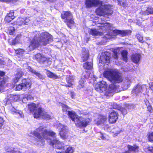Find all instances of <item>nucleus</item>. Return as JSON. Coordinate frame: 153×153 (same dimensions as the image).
<instances>
[{
	"label": "nucleus",
	"instance_id": "nucleus-1",
	"mask_svg": "<svg viewBox=\"0 0 153 153\" xmlns=\"http://www.w3.org/2000/svg\"><path fill=\"white\" fill-rule=\"evenodd\" d=\"M33 135L36 137L39 140L44 143V139L47 140H51L49 144L53 147H56L59 149H62L63 147V143L60 142L58 140L53 139L51 140V139L48 138V136L55 137L56 133L52 131H49L47 129L44 128L42 126H40L37 128L36 130L34 131L33 133Z\"/></svg>",
	"mask_w": 153,
	"mask_h": 153
},
{
	"label": "nucleus",
	"instance_id": "nucleus-2",
	"mask_svg": "<svg viewBox=\"0 0 153 153\" xmlns=\"http://www.w3.org/2000/svg\"><path fill=\"white\" fill-rule=\"evenodd\" d=\"M108 84L106 82L102 80L96 84L95 86V90L100 93H104V95L107 96H110L113 95V93L117 88V86L114 84H111L109 85L107 89Z\"/></svg>",
	"mask_w": 153,
	"mask_h": 153
},
{
	"label": "nucleus",
	"instance_id": "nucleus-3",
	"mask_svg": "<svg viewBox=\"0 0 153 153\" xmlns=\"http://www.w3.org/2000/svg\"><path fill=\"white\" fill-rule=\"evenodd\" d=\"M103 75L104 77L107 79L112 83H120L123 81L121 73L117 71L111 70L105 71L104 72Z\"/></svg>",
	"mask_w": 153,
	"mask_h": 153
},
{
	"label": "nucleus",
	"instance_id": "nucleus-4",
	"mask_svg": "<svg viewBox=\"0 0 153 153\" xmlns=\"http://www.w3.org/2000/svg\"><path fill=\"white\" fill-rule=\"evenodd\" d=\"M61 18L64 20L67 26L71 29L72 27L75 24L74 19L73 18V15L70 11H63L61 14Z\"/></svg>",
	"mask_w": 153,
	"mask_h": 153
},
{
	"label": "nucleus",
	"instance_id": "nucleus-5",
	"mask_svg": "<svg viewBox=\"0 0 153 153\" xmlns=\"http://www.w3.org/2000/svg\"><path fill=\"white\" fill-rule=\"evenodd\" d=\"M37 38L40 46H46L53 40L52 36L46 32H42Z\"/></svg>",
	"mask_w": 153,
	"mask_h": 153
},
{
	"label": "nucleus",
	"instance_id": "nucleus-6",
	"mask_svg": "<svg viewBox=\"0 0 153 153\" xmlns=\"http://www.w3.org/2000/svg\"><path fill=\"white\" fill-rule=\"evenodd\" d=\"M98 7L96 9L95 13L96 14L99 16H105V15L109 16L111 15L110 13L111 10L109 8V6L107 4H104L102 7L101 6Z\"/></svg>",
	"mask_w": 153,
	"mask_h": 153
},
{
	"label": "nucleus",
	"instance_id": "nucleus-7",
	"mask_svg": "<svg viewBox=\"0 0 153 153\" xmlns=\"http://www.w3.org/2000/svg\"><path fill=\"white\" fill-rule=\"evenodd\" d=\"M83 117L81 116L77 115L76 116V119L74 122L77 127L79 128H85L89 124L91 121L89 119H85L83 120Z\"/></svg>",
	"mask_w": 153,
	"mask_h": 153
},
{
	"label": "nucleus",
	"instance_id": "nucleus-8",
	"mask_svg": "<svg viewBox=\"0 0 153 153\" xmlns=\"http://www.w3.org/2000/svg\"><path fill=\"white\" fill-rule=\"evenodd\" d=\"M27 43V48L30 51L36 50L40 46L36 35L34 36L33 37L29 38L28 39Z\"/></svg>",
	"mask_w": 153,
	"mask_h": 153
},
{
	"label": "nucleus",
	"instance_id": "nucleus-9",
	"mask_svg": "<svg viewBox=\"0 0 153 153\" xmlns=\"http://www.w3.org/2000/svg\"><path fill=\"white\" fill-rule=\"evenodd\" d=\"M31 84L30 81L25 79L24 80L22 83L15 85V90L16 91L29 90L31 88Z\"/></svg>",
	"mask_w": 153,
	"mask_h": 153
},
{
	"label": "nucleus",
	"instance_id": "nucleus-10",
	"mask_svg": "<svg viewBox=\"0 0 153 153\" xmlns=\"http://www.w3.org/2000/svg\"><path fill=\"white\" fill-rule=\"evenodd\" d=\"M111 57L110 53L107 51L102 52L99 58V63L103 65H108L110 62Z\"/></svg>",
	"mask_w": 153,
	"mask_h": 153
},
{
	"label": "nucleus",
	"instance_id": "nucleus-11",
	"mask_svg": "<svg viewBox=\"0 0 153 153\" xmlns=\"http://www.w3.org/2000/svg\"><path fill=\"white\" fill-rule=\"evenodd\" d=\"M84 3L86 8H90L98 6H102L103 1L100 0H85Z\"/></svg>",
	"mask_w": 153,
	"mask_h": 153
},
{
	"label": "nucleus",
	"instance_id": "nucleus-12",
	"mask_svg": "<svg viewBox=\"0 0 153 153\" xmlns=\"http://www.w3.org/2000/svg\"><path fill=\"white\" fill-rule=\"evenodd\" d=\"M33 115L34 117L36 119H38L42 117L43 119L49 120L51 117L49 114L43 113V109L41 107L38 108L37 111L33 114Z\"/></svg>",
	"mask_w": 153,
	"mask_h": 153
},
{
	"label": "nucleus",
	"instance_id": "nucleus-13",
	"mask_svg": "<svg viewBox=\"0 0 153 153\" xmlns=\"http://www.w3.org/2000/svg\"><path fill=\"white\" fill-rule=\"evenodd\" d=\"M18 100V96L11 94L8 95L3 100V102L4 105H6L9 104H11V103L16 102Z\"/></svg>",
	"mask_w": 153,
	"mask_h": 153
},
{
	"label": "nucleus",
	"instance_id": "nucleus-14",
	"mask_svg": "<svg viewBox=\"0 0 153 153\" xmlns=\"http://www.w3.org/2000/svg\"><path fill=\"white\" fill-rule=\"evenodd\" d=\"M33 59L40 64H44L47 60V58L43 53H37L33 57Z\"/></svg>",
	"mask_w": 153,
	"mask_h": 153
},
{
	"label": "nucleus",
	"instance_id": "nucleus-15",
	"mask_svg": "<svg viewBox=\"0 0 153 153\" xmlns=\"http://www.w3.org/2000/svg\"><path fill=\"white\" fill-rule=\"evenodd\" d=\"M113 32L115 36L119 35L121 37H124L131 35L132 31L129 30H121L115 29L113 30Z\"/></svg>",
	"mask_w": 153,
	"mask_h": 153
},
{
	"label": "nucleus",
	"instance_id": "nucleus-16",
	"mask_svg": "<svg viewBox=\"0 0 153 153\" xmlns=\"http://www.w3.org/2000/svg\"><path fill=\"white\" fill-rule=\"evenodd\" d=\"M89 51L88 49L82 48L81 55V62H83L87 61L89 58Z\"/></svg>",
	"mask_w": 153,
	"mask_h": 153
},
{
	"label": "nucleus",
	"instance_id": "nucleus-17",
	"mask_svg": "<svg viewBox=\"0 0 153 153\" xmlns=\"http://www.w3.org/2000/svg\"><path fill=\"white\" fill-rule=\"evenodd\" d=\"M119 114L118 112L113 110L109 114L108 116V121L110 123H114L118 119Z\"/></svg>",
	"mask_w": 153,
	"mask_h": 153
},
{
	"label": "nucleus",
	"instance_id": "nucleus-18",
	"mask_svg": "<svg viewBox=\"0 0 153 153\" xmlns=\"http://www.w3.org/2000/svg\"><path fill=\"white\" fill-rule=\"evenodd\" d=\"M111 25L109 23H105L102 24L101 26H99L100 27L99 30H102V35L103 33H107L111 29Z\"/></svg>",
	"mask_w": 153,
	"mask_h": 153
},
{
	"label": "nucleus",
	"instance_id": "nucleus-19",
	"mask_svg": "<svg viewBox=\"0 0 153 153\" xmlns=\"http://www.w3.org/2000/svg\"><path fill=\"white\" fill-rule=\"evenodd\" d=\"M14 10H10L5 18V21L6 22H9L14 19L15 17L14 16Z\"/></svg>",
	"mask_w": 153,
	"mask_h": 153
},
{
	"label": "nucleus",
	"instance_id": "nucleus-20",
	"mask_svg": "<svg viewBox=\"0 0 153 153\" xmlns=\"http://www.w3.org/2000/svg\"><path fill=\"white\" fill-rule=\"evenodd\" d=\"M29 20V19L26 17L22 18L19 17L17 19V25L21 26L22 25H27Z\"/></svg>",
	"mask_w": 153,
	"mask_h": 153
},
{
	"label": "nucleus",
	"instance_id": "nucleus-21",
	"mask_svg": "<svg viewBox=\"0 0 153 153\" xmlns=\"http://www.w3.org/2000/svg\"><path fill=\"white\" fill-rule=\"evenodd\" d=\"M153 13V8L151 7H148L146 10H141L139 14L141 16L148 15Z\"/></svg>",
	"mask_w": 153,
	"mask_h": 153
},
{
	"label": "nucleus",
	"instance_id": "nucleus-22",
	"mask_svg": "<svg viewBox=\"0 0 153 153\" xmlns=\"http://www.w3.org/2000/svg\"><path fill=\"white\" fill-rule=\"evenodd\" d=\"M28 109L31 113H33L37 111V106L36 104L33 102H31L27 105Z\"/></svg>",
	"mask_w": 153,
	"mask_h": 153
},
{
	"label": "nucleus",
	"instance_id": "nucleus-23",
	"mask_svg": "<svg viewBox=\"0 0 153 153\" xmlns=\"http://www.w3.org/2000/svg\"><path fill=\"white\" fill-rule=\"evenodd\" d=\"M128 151L129 152H135L139 151V146L136 144H134L133 146L128 144L127 145Z\"/></svg>",
	"mask_w": 153,
	"mask_h": 153
},
{
	"label": "nucleus",
	"instance_id": "nucleus-24",
	"mask_svg": "<svg viewBox=\"0 0 153 153\" xmlns=\"http://www.w3.org/2000/svg\"><path fill=\"white\" fill-rule=\"evenodd\" d=\"M140 57L141 55L140 54L135 53L132 55L131 59L134 63H137L139 62Z\"/></svg>",
	"mask_w": 153,
	"mask_h": 153
},
{
	"label": "nucleus",
	"instance_id": "nucleus-25",
	"mask_svg": "<svg viewBox=\"0 0 153 153\" xmlns=\"http://www.w3.org/2000/svg\"><path fill=\"white\" fill-rule=\"evenodd\" d=\"M142 89V86H140L138 84H137L133 88L131 91V93L137 94L140 92Z\"/></svg>",
	"mask_w": 153,
	"mask_h": 153
},
{
	"label": "nucleus",
	"instance_id": "nucleus-26",
	"mask_svg": "<svg viewBox=\"0 0 153 153\" xmlns=\"http://www.w3.org/2000/svg\"><path fill=\"white\" fill-rule=\"evenodd\" d=\"M68 115L69 118L71 119L74 122L76 119V117L77 115L76 112L73 111H68Z\"/></svg>",
	"mask_w": 153,
	"mask_h": 153
},
{
	"label": "nucleus",
	"instance_id": "nucleus-27",
	"mask_svg": "<svg viewBox=\"0 0 153 153\" xmlns=\"http://www.w3.org/2000/svg\"><path fill=\"white\" fill-rule=\"evenodd\" d=\"M83 67L87 70H91L93 69V64L91 62H86L83 64Z\"/></svg>",
	"mask_w": 153,
	"mask_h": 153
},
{
	"label": "nucleus",
	"instance_id": "nucleus-28",
	"mask_svg": "<svg viewBox=\"0 0 153 153\" xmlns=\"http://www.w3.org/2000/svg\"><path fill=\"white\" fill-rule=\"evenodd\" d=\"M89 34L94 36L102 35V32L97 31L96 29H91L89 31Z\"/></svg>",
	"mask_w": 153,
	"mask_h": 153
},
{
	"label": "nucleus",
	"instance_id": "nucleus-29",
	"mask_svg": "<svg viewBox=\"0 0 153 153\" xmlns=\"http://www.w3.org/2000/svg\"><path fill=\"white\" fill-rule=\"evenodd\" d=\"M73 79L71 78V76H69L66 79V81L68 84L62 85L66 87H71L73 85V84L71 82L73 81Z\"/></svg>",
	"mask_w": 153,
	"mask_h": 153
},
{
	"label": "nucleus",
	"instance_id": "nucleus-30",
	"mask_svg": "<svg viewBox=\"0 0 153 153\" xmlns=\"http://www.w3.org/2000/svg\"><path fill=\"white\" fill-rule=\"evenodd\" d=\"M68 132L65 129H63L60 131L59 134H60L61 137L63 139L65 140L67 138V137L68 136Z\"/></svg>",
	"mask_w": 153,
	"mask_h": 153
},
{
	"label": "nucleus",
	"instance_id": "nucleus-31",
	"mask_svg": "<svg viewBox=\"0 0 153 153\" xmlns=\"http://www.w3.org/2000/svg\"><path fill=\"white\" fill-rule=\"evenodd\" d=\"M47 72V75L48 77L54 78V79H58L59 78L58 76L51 72L50 71L48 70Z\"/></svg>",
	"mask_w": 153,
	"mask_h": 153
},
{
	"label": "nucleus",
	"instance_id": "nucleus-32",
	"mask_svg": "<svg viewBox=\"0 0 153 153\" xmlns=\"http://www.w3.org/2000/svg\"><path fill=\"white\" fill-rule=\"evenodd\" d=\"M23 73L22 72H18L16 74V76L14 79V82L16 83L18 82L20 78L23 75Z\"/></svg>",
	"mask_w": 153,
	"mask_h": 153
},
{
	"label": "nucleus",
	"instance_id": "nucleus-33",
	"mask_svg": "<svg viewBox=\"0 0 153 153\" xmlns=\"http://www.w3.org/2000/svg\"><path fill=\"white\" fill-rule=\"evenodd\" d=\"M91 72L89 71H85L82 73L81 78L84 79H88L90 77Z\"/></svg>",
	"mask_w": 153,
	"mask_h": 153
},
{
	"label": "nucleus",
	"instance_id": "nucleus-34",
	"mask_svg": "<svg viewBox=\"0 0 153 153\" xmlns=\"http://www.w3.org/2000/svg\"><path fill=\"white\" fill-rule=\"evenodd\" d=\"M128 52L125 50H123L122 51L121 54L123 59L125 62H127L128 60L127 54Z\"/></svg>",
	"mask_w": 153,
	"mask_h": 153
},
{
	"label": "nucleus",
	"instance_id": "nucleus-35",
	"mask_svg": "<svg viewBox=\"0 0 153 153\" xmlns=\"http://www.w3.org/2000/svg\"><path fill=\"white\" fill-rule=\"evenodd\" d=\"M119 50L117 49H114L113 51L112 57L114 59L117 60L118 58L119 54Z\"/></svg>",
	"mask_w": 153,
	"mask_h": 153
},
{
	"label": "nucleus",
	"instance_id": "nucleus-36",
	"mask_svg": "<svg viewBox=\"0 0 153 153\" xmlns=\"http://www.w3.org/2000/svg\"><path fill=\"white\" fill-rule=\"evenodd\" d=\"M85 82L84 79L81 78L79 81V84L77 86L78 88L80 89L84 88Z\"/></svg>",
	"mask_w": 153,
	"mask_h": 153
},
{
	"label": "nucleus",
	"instance_id": "nucleus-37",
	"mask_svg": "<svg viewBox=\"0 0 153 153\" xmlns=\"http://www.w3.org/2000/svg\"><path fill=\"white\" fill-rule=\"evenodd\" d=\"M7 31L10 34L13 35L15 31V29L14 27H9L7 29Z\"/></svg>",
	"mask_w": 153,
	"mask_h": 153
},
{
	"label": "nucleus",
	"instance_id": "nucleus-38",
	"mask_svg": "<svg viewBox=\"0 0 153 153\" xmlns=\"http://www.w3.org/2000/svg\"><path fill=\"white\" fill-rule=\"evenodd\" d=\"M118 4L119 5L122 6L123 7H126L128 5L126 0H125L124 1H123L122 0H118Z\"/></svg>",
	"mask_w": 153,
	"mask_h": 153
},
{
	"label": "nucleus",
	"instance_id": "nucleus-39",
	"mask_svg": "<svg viewBox=\"0 0 153 153\" xmlns=\"http://www.w3.org/2000/svg\"><path fill=\"white\" fill-rule=\"evenodd\" d=\"M114 129L116 130L114 131L112 133L113 134V136H117L118 134L120 133L121 130H120L118 127L115 128Z\"/></svg>",
	"mask_w": 153,
	"mask_h": 153
},
{
	"label": "nucleus",
	"instance_id": "nucleus-40",
	"mask_svg": "<svg viewBox=\"0 0 153 153\" xmlns=\"http://www.w3.org/2000/svg\"><path fill=\"white\" fill-rule=\"evenodd\" d=\"M32 73L34 74L36 76H37L39 78L41 79H43L44 78L43 75L39 73L36 72L35 70L32 71Z\"/></svg>",
	"mask_w": 153,
	"mask_h": 153
},
{
	"label": "nucleus",
	"instance_id": "nucleus-41",
	"mask_svg": "<svg viewBox=\"0 0 153 153\" xmlns=\"http://www.w3.org/2000/svg\"><path fill=\"white\" fill-rule=\"evenodd\" d=\"M136 37L138 41L141 43H143L144 42L143 41V37L140 34L138 33L136 35Z\"/></svg>",
	"mask_w": 153,
	"mask_h": 153
},
{
	"label": "nucleus",
	"instance_id": "nucleus-42",
	"mask_svg": "<svg viewBox=\"0 0 153 153\" xmlns=\"http://www.w3.org/2000/svg\"><path fill=\"white\" fill-rule=\"evenodd\" d=\"M147 137L150 142L153 141V131L147 134Z\"/></svg>",
	"mask_w": 153,
	"mask_h": 153
},
{
	"label": "nucleus",
	"instance_id": "nucleus-43",
	"mask_svg": "<svg viewBox=\"0 0 153 153\" xmlns=\"http://www.w3.org/2000/svg\"><path fill=\"white\" fill-rule=\"evenodd\" d=\"M6 84L5 80H2L0 81V90H3L4 88V85Z\"/></svg>",
	"mask_w": 153,
	"mask_h": 153
},
{
	"label": "nucleus",
	"instance_id": "nucleus-44",
	"mask_svg": "<svg viewBox=\"0 0 153 153\" xmlns=\"http://www.w3.org/2000/svg\"><path fill=\"white\" fill-rule=\"evenodd\" d=\"M121 112L123 116L126 115L127 113V111L126 108L123 107H120L119 110Z\"/></svg>",
	"mask_w": 153,
	"mask_h": 153
},
{
	"label": "nucleus",
	"instance_id": "nucleus-45",
	"mask_svg": "<svg viewBox=\"0 0 153 153\" xmlns=\"http://www.w3.org/2000/svg\"><path fill=\"white\" fill-rule=\"evenodd\" d=\"M121 107L120 105L117 104L116 103H114L112 105L113 108L119 110L120 109Z\"/></svg>",
	"mask_w": 153,
	"mask_h": 153
},
{
	"label": "nucleus",
	"instance_id": "nucleus-46",
	"mask_svg": "<svg viewBox=\"0 0 153 153\" xmlns=\"http://www.w3.org/2000/svg\"><path fill=\"white\" fill-rule=\"evenodd\" d=\"M74 151L71 147H68L65 150V153H73Z\"/></svg>",
	"mask_w": 153,
	"mask_h": 153
},
{
	"label": "nucleus",
	"instance_id": "nucleus-47",
	"mask_svg": "<svg viewBox=\"0 0 153 153\" xmlns=\"http://www.w3.org/2000/svg\"><path fill=\"white\" fill-rule=\"evenodd\" d=\"M10 112L12 114H15L18 113L20 114L18 112V111L16 110L14 108L12 107V108L10 109Z\"/></svg>",
	"mask_w": 153,
	"mask_h": 153
},
{
	"label": "nucleus",
	"instance_id": "nucleus-48",
	"mask_svg": "<svg viewBox=\"0 0 153 153\" xmlns=\"http://www.w3.org/2000/svg\"><path fill=\"white\" fill-rule=\"evenodd\" d=\"M147 111L149 113H152L153 112V108L150 105L147 106Z\"/></svg>",
	"mask_w": 153,
	"mask_h": 153
},
{
	"label": "nucleus",
	"instance_id": "nucleus-49",
	"mask_svg": "<svg viewBox=\"0 0 153 153\" xmlns=\"http://www.w3.org/2000/svg\"><path fill=\"white\" fill-rule=\"evenodd\" d=\"M61 105L62 107V108H63L67 109H71V108L70 107H69L68 105L66 104H64L63 103H61Z\"/></svg>",
	"mask_w": 153,
	"mask_h": 153
},
{
	"label": "nucleus",
	"instance_id": "nucleus-50",
	"mask_svg": "<svg viewBox=\"0 0 153 153\" xmlns=\"http://www.w3.org/2000/svg\"><path fill=\"white\" fill-rule=\"evenodd\" d=\"M104 129L105 130L108 131L110 130L111 127L108 125H105L104 127Z\"/></svg>",
	"mask_w": 153,
	"mask_h": 153
},
{
	"label": "nucleus",
	"instance_id": "nucleus-51",
	"mask_svg": "<svg viewBox=\"0 0 153 153\" xmlns=\"http://www.w3.org/2000/svg\"><path fill=\"white\" fill-rule=\"evenodd\" d=\"M15 51L17 54L20 55L22 53V50L20 48H19L17 49L16 50H15Z\"/></svg>",
	"mask_w": 153,
	"mask_h": 153
},
{
	"label": "nucleus",
	"instance_id": "nucleus-52",
	"mask_svg": "<svg viewBox=\"0 0 153 153\" xmlns=\"http://www.w3.org/2000/svg\"><path fill=\"white\" fill-rule=\"evenodd\" d=\"M4 121L3 118L0 117V128H1L3 125Z\"/></svg>",
	"mask_w": 153,
	"mask_h": 153
},
{
	"label": "nucleus",
	"instance_id": "nucleus-53",
	"mask_svg": "<svg viewBox=\"0 0 153 153\" xmlns=\"http://www.w3.org/2000/svg\"><path fill=\"white\" fill-rule=\"evenodd\" d=\"M27 100H33L34 99V97L31 95H28L27 97Z\"/></svg>",
	"mask_w": 153,
	"mask_h": 153
},
{
	"label": "nucleus",
	"instance_id": "nucleus-54",
	"mask_svg": "<svg viewBox=\"0 0 153 153\" xmlns=\"http://www.w3.org/2000/svg\"><path fill=\"white\" fill-rule=\"evenodd\" d=\"M144 102L145 104L147 106L150 105L149 100L147 99H145L144 100Z\"/></svg>",
	"mask_w": 153,
	"mask_h": 153
},
{
	"label": "nucleus",
	"instance_id": "nucleus-55",
	"mask_svg": "<svg viewBox=\"0 0 153 153\" xmlns=\"http://www.w3.org/2000/svg\"><path fill=\"white\" fill-rule=\"evenodd\" d=\"M100 138L101 139L104 140L105 139V138L104 137V135L103 133H102L101 132H100Z\"/></svg>",
	"mask_w": 153,
	"mask_h": 153
},
{
	"label": "nucleus",
	"instance_id": "nucleus-56",
	"mask_svg": "<svg viewBox=\"0 0 153 153\" xmlns=\"http://www.w3.org/2000/svg\"><path fill=\"white\" fill-rule=\"evenodd\" d=\"M17 42L16 41L15 39H13L10 45H16Z\"/></svg>",
	"mask_w": 153,
	"mask_h": 153
},
{
	"label": "nucleus",
	"instance_id": "nucleus-57",
	"mask_svg": "<svg viewBox=\"0 0 153 153\" xmlns=\"http://www.w3.org/2000/svg\"><path fill=\"white\" fill-rule=\"evenodd\" d=\"M70 94L71 97L72 99H73L74 98V96H75V94L74 92L73 91H71L70 92Z\"/></svg>",
	"mask_w": 153,
	"mask_h": 153
},
{
	"label": "nucleus",
	"instance_id": "nucleus-58",
	"mask_svg": "<svg viewBox=\"0 0 153 153\" xmlns=\"http://www.w3.org/2000/svg\"><path fill=\"white\" fill-rule=\"evenodd\" d=\"M5 72L3 71H0V80L1 79V77L5 75Z\"/></svg>",
	"mask_w": 153,
	"mask_h": 153
},
{
	"label": "nucleus",
	"instance_id": "nucleus-59",
	"mask_svg": "<svg viewBox=\"0 0 153 153\" xmlns=\"http://www.w3.org/2000/svg\"><path fill=\"white\" fill-rule=\"evenodd\" d=\"M148 150L152 153H153V146L149 147L148 148Z\"/></svg>",
	"mask_w": 153,
	"mask_h": 153
},
{
	"label": "nucleus",
	"instance_id": "nucleus-60",
	"mask_svg": "<svg viewBox=\"0 0 153 153\" xmlns=\"http://www.w3.org/2000/svg\"><path fill=\"white\" fill-rule=\"evenodd\" d=\"M5 153H17V152L13 150L10 151H8L6 152Z\"/></svg>",
	"mask_w": 153,
	"mask_h": 153
},
{
	"label": "nucleus",
	"instance_id": "nucleus-61",
	"mask_svg": "<svg viewBox=\"0 0 153 153\" xmlns=\"http://www.w3.org/2000/svg\"><path fill=\"white\" fill-rule=\"evenodd\" d=\"M11 24L13 25H17V20L15 21H14L13 23H11Z\"/></svg>",
	"mask_w": 153,
	"mask_h": 153
},
{
	"label": "nucleus",
	"instance_id": "nucleus-62",
	"mask_svg": "<svg viewBox=\"0 0 153 153\" xmlns=\"http://www.w3.org/2000/svg\"><path fill=\"white\" fill-rule=\"evenodd\" d=\"M4 61L0 59V64H1L4 65Z\"/></svg>",
	"mask_w": 153,
	"mask_h": 153
},
{
	"label": "nucleus",
	"instance_id": "nucleus-63",
	"mask_svg": "<svg viewBox=\"0 0 153 153\" xmlns=\"http://www.w3.org/2000/svg\"><path fill=\"white\" fill-rule=\"evenodd\" d=\"M47 1H49L50 2L53 3V2L54 1H56V0H46Z\"/></svg>",
	"mask_w": 153,
	"mask_h": 153
},
{
	"label": "nucleus",
	"instance_id": "nucleus-64",
	"mask_svg": "<svg viewBox=\"0 0 153 153\" xmlns=\"http://www.w3.org/2000/svg\"><path fill=\"white\" fill-rule=\"evenodd\" d=\"M150 88L153 91V85H152L150 87Z\"/></svg>",
	"mask_w": 153,
	"mask_h": 153
}]
</instances>
